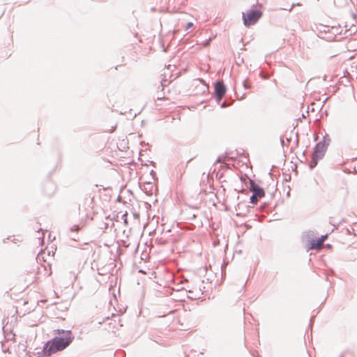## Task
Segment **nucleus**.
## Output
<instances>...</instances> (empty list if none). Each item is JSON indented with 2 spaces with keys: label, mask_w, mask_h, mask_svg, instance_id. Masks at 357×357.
<instances>
[{
  "label": "nucleus",
  "mask_w": 357,
  "mask_h": 357,
  "mask_svg": "<svg viewBox=\"0 0 357 357\" xmlns=\"http://www.w3.org/2000/svg\"><path fill=\"white\" fill-rule=\"evenodd\" d=\"M320 159H321V158H319L317 155L312 154L311 162L309 164L310 169H312L314 168L318 163V160Z\"/></svg>",
  "instance_id": "6e6552de"
},
{
  "label": "nucleus",
  "mask_w": 357,
  "mask_h": 357,
  "mask_svg": "<svg viewBox=\"0 0 357 357\" xmlns=\"http://www.w3.org/2000/svg\"><path fill=\"white\" fill-rule=\"evenodd\" d=\"M328 235H322L317 240H312L310 243V249H319L322 247L324 242L326 240Z\"/></svg>",
  "instance_id": "423d86ee"
},
{
  "label": "nucleus",
  "mask_w": 357,
  "mask_h": 357,
  "mask_svg": "<svg viewBox=\"0 0 357 357\" xmlns=\"http://www.w3.org/2000/svg\"><path fill=\"white\" fill-rule=\"evenodd\" d=\"M39 238V240L41 241V242H43V241H44V236H43L41 238Z\"/></svg>",
  "instance_id": "dca6fc26"
},
{
  "label": "nucleus",
  "mask_w": 357,
  "mask_h": 357,
  "mask_svg": "<svg viewBox=\"0 0 357 357\" xmlns=\"http://www.w3.org/2000/svg\"><path fill=\"white\" fill-rule=\"evenodd\" d=\"M262 12L259 9H249L245 13H243V24L248 27L256 24L261 17Z\"/></svg>",
  "instance_id": "f03ea898"
},
{
  "label": "nucleus",
  "mask_w": 357,
  "mask_h": 357,
  "mask_svg": "<svg viewBox=\"0 0 357 357\" xmlns=\"http://www.w3.org/2000/svg\"><path fill=\"white\" fill-rule=\"evenodd\" d=\"M54 334L56 336L47 341L43 349V354L47 356L63 350L74 339L70 331L56 330Z\"/></svg>",
  "instance_id": "f257e3e1"
},
{
  "label": "nucleus",
  "mask_w": 357,
  "mask_h": 357,
  "mask_svg": "<svg viewBox=\"0 0 357 357\" xmlns=\"http://www.w3.org/2000/svg\"><path fill=\"white\" fill-rule=\"evenodd\" d=\"M265 209V205L264 206H261V211H264Z\"/></svg>",
  "instance_id": "a211bd4d"
},
{
  "label": "nucleus",
  "mask_w": 357,
  "mask_h": 357,
  "mask_svg": "<svg viewBox=\"0 0 357 357\" xmlns=\"http://www.w3.org/2000/svg\"><path fill=\"white\" fill-rule=\"evenodd\" d=\"M250 190L254 196H257L258 198H261L265 195L264 190L261 187L257 185L252 180H250Z\"/></svg>",
  "instance_id": "39448f33"
},
{
  "label": "nucleus",
  "mask_w": 357,
  "mask_h": 357,
  "mask_svg": "<svg viewBox=\"0 0 357 357\" xmlns=\"http://www.w3.org/2000/svg\"><path fill=\"white\" fill-rule=\"evenodd\" d=\"M194 26L192 22H188L185 26V29L188 30Z\"/></svg>",
  "instance_id": "ddd939ff"
},
{
  "label": "nucleus",
  "mask_w": 357,
  "mask_h": 357,
  "mask_svg": "<svg viewBox=\"0 0 357 357\" xmlns=\"http://www.w3.org/2000/svg\"><path fill=\"white\" fill-rule=\"evenodd\" d=\"M330 142L331 138L328 134H326L323 137L322 140L315 145L312 154L322 158L325 155Z\"/></svg>",
  "instance_id": "7ed1b4c3"
},
{
  "label": "nucleus",
  "mask_w": 357,
  "mask_h": 357,
  "mask_svg": "<svg viewBox=\"0 0 357 357\" xmlns=\"http://www.w3.org/2000/svg\"><path fill=\"white\" fill-rule=\"evenodd\" d=\"M80 227L78 225H74L70 228L71 231H78Z\"/></svg>",
  "instance_id": "f8f14e48"
},
{
  "label": "nucleus",
  "mask_w": 357,
  "mask_h": 357,
  "mask_svg": "<svg viewBox=\"0 0 357 357\" xmlns=\"http://www.w3.org/2000/svg\"><path fill=\"white\" fill-rule=\"evenodd\" d=\"M86 202H89V207L93 208V197H91V196L89 197V198H86Z\"/></svg>",
  "instance_id": "1a4fd4ad"
},
{
  "label": "nucleus",
  "mask_w": 357,
  "mask_h": 357,
  "mask_svg": "<svg viewBox=\"0 0 357 357\" xmlns=\"http://www.w3.org/2000/svg\"><path fill=\"white\" fill-rule=\"evenodd\" d=\"M341 357H343V356H342Z\"/></svg>",
  "instance_id": "4be33fe9"
},
{
  "label": "nucleus",
  "mask_w": 357,
  "mask_h": 357,
  "mask_svg": "<svg viewBox=\"0 0 357 357\" xmlns=\"http://www.w3.org/2000/svg\"><path fill=\"white\" fill-rule=\"evenodd\" d=\"M243 85L245 89H248L250 88V85L247 79L243 81Z\"/></svg>",
  "instance_id": "9b49d317"
},
{
  "label": "nucleus",
  "mask_w": 357,
  "mask_h": 357,
  "mask_svg": "<svg viewBox=\"0 0 357 357\" xmlns=\"http://www.w3.org/2000/svg\"><path fill=\"white\" fill-rule=\"evenodd\" d=\"M227 88L223 81L218 80L214 84V93L218 102H220L225 95Z\"/></svg>",
  "instance_id": "20e7f679"
},
{
  "label": "nucleus",
  "mask_w": 357,
  "mask_h": 357,
  "mask_svg": "<svg viewBox=\"0 0 357 357\" xmlns=\"http://www.w3.org/2000/svg\"><path fill=\"white\" fill-rule=\"evenodd\" d=\"M154 173H155V172H153V170H151V174H153Z\"/></svg>",
  "instance_id": "6ab92c4d"
},
{
  "label": "nucleus",
  "mask_w": 357,
  "mask_h": 357,
  "mask_svg": "<svg viewBox=\"0 0 357 357\" xmlns=\"http://www.w3.org/2000/svg\"><path fill=\"white\" fill-rule=\"evenodd\" d=\"M196 217L195 215H192V214H190V216L188 217V220H192V218H195Z\"/></svg>",
  "instance_id": "4468645a"
},
{
  "label": "nucleus",
  "mask_w": 357,
  "mask_h": 357,
  "mask_svg": "<svg viewBox=\"0 0 357 357\" xmlns=\"http://www.w3.org/2000/svg\"><path fill=\"white\" fill-rule=\"evenodd\" d=\"M227 107V104H226V102H224L221 105V107H222V108H225V107Z\"/></svg>",
  "instance_id": "2eb2a0df"
},
{
  "label": "nucleus",
  "mask_w": 357,
  "mask_h": 357,
  "mask_svg": "<svg viewBox=\"0 0 357 357\" xmlns=\"http://www.w3.org/2000/svg\"><path fill=\"white\" fill-rule=\"evenodd\" d=\"M204 291H205V290L202 289L200 285L199 287H195L193 289H190L188 291L189 294H190L189 297L190 298H194L195 299L199 298L200 296L204 294Z\"/></svg>",
  "instance_id": "0eeeda50"
},
{
  "label": "nucleus",
  "mask_w": 357,
  "mask_h": 357,
  "mask_svg": "<svg viewBox=\"0 0 357 357\" xmlns=\"http://www.w3.org/2000/svg\"><path fill=\"white\" fill-rule=\"evenodd\" d=\"M313 318H314V317H312V318L310 319V321H311V322L312 321Z\"/></svg>",
  "instance_id": "412c9836"
},
{
  "label": "nucleus",
  "mask_w": 357,
  "mask_h": 357,
  "mask_svg": "<svg viewBox=\"0 0 357 357\" xmlns=\"http://www.w3.org/2000/svg\"><path fill=\"white\" fill-rule=\"evenodd\" d=\"M221 162V160H220V158H218L216 160V161H215V162Z\"/></svg>",
  "instance_id": "f3484780"
},
{
  "label": "nucleus",
  "mask_w": 357,
  "mask_h": 357,
  "mask_svg": "<svg viewBox=\"0 0 357 357\" xmlns=\"http://www.w3.org/2000/svg\"><path fill=\"white\" fill-rule=\"evenodd\" d=\"M258 197L257 196H254L252 194V196L250 198V202L252 204H256L258 201Z\"/></svg>",
  "instance_id": "9d476101"
},
{
  "label": "nucleus",
  "mask_w": 357,
  "mask_h": 357,
  "mask_svg": "<svg viewBox=\"0 0 357 357\" xmlns=\"http://www.w3.org/2000/svg\"><path fill=\"white\" fill-rule=\"evenodd\" d=\"M224 165L227 166V167L228 166V165L227 163H224Z\"/></svg>",
  "instance_id": "aec40b11"
}]
</instances>
